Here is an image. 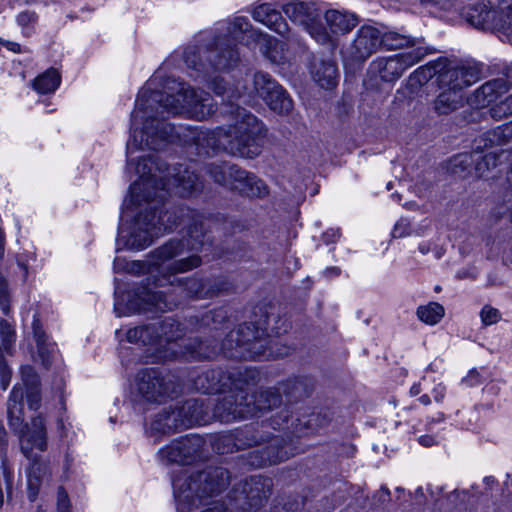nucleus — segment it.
<instances>
[{"label":"nucleus","instance_id":"nucleus-40","mask_svg":"<svg viewBox=\"0 0 512 512\" xmlns=\"http://www.w3.org/2000/svg\"><path fill=\"white\" fill-rule=\"evenodd\" d=\"M123 262H124V260H122L120 258H116L114 260V269L116 271L127 270L129 272H135V273H140V272L144 271L145 265L140 262L133 261L130 263H126L125 265H123Z\"/></svg>","mask_w":512,"mask_h":512},{"label":"nucleus","instance_id":"nucleus-15","mask_svg":"<svg viewBox=\"0 0 512 512\" xmlns=\"http://www.w3.org/2000/svg\"><path fill=\"white\" fill-rule=\"evenodd\" d=\"M441 71L438 75V86L454 91H463L475 84L481 78V71L477 66L464 65L441 57Z\"/></svg>","mask_w":512,"mask_h":512},{"label":"nucleus","instance_id":"nucleus-44","mask_svg":"<svg viewBox=\"0 0 512 512\" xmlns=\"http://www.w3.org/2000/svg\"><path fill=\"white\" fill-rule=\"evenodd\" d=\"M410 222L407 219H400L392 230L393 238H402L410 234Z\"/></svg>","mask_w":512,"mask_h":512},{"label":"nucleus","instance_id":"nucleus-55","mask_svg":"<svg viewBox=\"0 0 512 512\" xmlns=\"http://www.w3.org/2000/svg\"><path fill=\"white\" fill-rule=\"evenodd\" d=\"M300 424H301V423H300V420H299V419H297V420H296V423L292 422V423H291V426H292V427H291V432H292V433H301V432H302V429H301V428H299V425H300Z\"/></svg>","mask_w":512,"mask_h":512},{"label":"nucleus","instance_id":"nucleus-27","mask_svg":"<svg viewBox=\"0 0 512 512\" xmlns=\"http://www.w3.org/2000/svg\"><path fill=\"white\" fill-rule=\"evenodd\" d=\"M252 16L255 21L266 25L279 34H284L287 30L281 14L269 3H263L257 6Z\"/></svg>","mask_w":512,"mask_h":512},{"label":"nucleus","instance_id":"nucleus-26","mask_svg":"<svg viewBox=\"0 0 512 512\" xmlns=\"http://www.w3.org/2000/svg\"><path fill=\"white\" fill-rule=\"evenodd\" d=\"M233 190L251 198H262L268 195L267 185L253 173L243 170V175L236 180Z\"/></svg>","mask_w":512,"mask_h":512},{"label":"nucleus","instance_id":"nucleus-22","mask_svg":"<svg viewBox=\"0 0 512 512\" xmlns=\"http://www.w3.org/2000/svg\"><path fill=\"white\" fill-rule=\"evenodd\" d=\"M205 172L218 184L234 189L236 180L243 175L237 165L228 163H210L205 165Z\"/></svg>","mask_w":512,"mask_h":512},{"label":"nucleus","instance_id":"nucleus-23","mask_svg":"<svg viewBox=\"0 0 512 512\" xmlns=\"http://www.w3.org/2000/svg\"><path fill=\"white\" fill-rule=\"evenodd\" d=\"M324 18L330 32L336 35L349 33L359 22L356 14L336 9L327 10Z\"/></svg>","mask_w":512,"mask_h":512},{"label":"nucleus","instance_id":"nucleus-33","mask_svg":"<svg viewBox=\"0 0 512 512\" xmlns=\"http://www.w3.org/2000/svg\"><path fill=\"white\" fill-rule=\"evenodd\" d=\"M60 79L58 71L51 68L35 78L33 87L41 94L53 93L58 88Z\"/></svg>","mask_w":512,"mask_h":512},{"label":"nucleus","instance_id":"nucleus-34","mask_svg":"<svg viewBox=\"0 0 512 512\" xmlns=\"http://www.w3.org/2000/svg\"><path fill=\"white\" fill-rule=\"evenodd\" d=\"M490 115L495 120H500L512 115V93L492 105Z\"/></svg>","mask_w":512,"mask_h":512},{"label":"nucleus","instance_id":"nucleus-31","mask_svg":"<svg viewBox=\"0 0 512 512\" xmlns=\"http://www.w3.org/2000/svg\"><path fill=\"white\" fill-rule=\"evenodd\" d=\"M416 316L426 325L434 326L445 316V308L438 302H429L417 307Z\"/></svg>","mask_w":512,"mask_h":512},{"label":"nucleus","instance_id":"nucleus-9","mask_svg":"<svg viewBox=\"0 0 512 512\" xmlns=\"http://www.w3.org/2000/svg\"><path fill=\"white\" fill-rule=\"evenodd\" d=\"M264 332L255 329L253 324H241L228 333L221 344L223 353L229 357L240 360H262L270 357L283 356L285 353L268 351V338L263 337Z\"/></svg>","mask_w":512,"mask_h":512},{"label":"nucleus","instance_id":"nucleus-41","mask_svg":"<svg viewBox=\"0 0 512 512\" xmlns=\"http://www.w3.org/2000/svg\"><path fill=\"white\" fill-rule=\"evenodd\" d=\"M0 307L4 314H8L9 306V293L8 284L6 279L0 274Z\"/></svg>","mask_w":512,"mask_h":512},{"label":"nucleus","instance_id":"nucleus-48","mask_svg":"<svg viewBox=\"0 0 512 512\" xmlns=\"http://www.w3.org/2000/svg\"><path fill=\"white\" fill-rule=\"evenodd\" d=\"M200 512H230L228 507L221 501H213Z\"/></svg>","mask_w":512,"mask_h":512},{"label":"nucleus","instance_id":"nucleus-28","mask_svg":"<svg viewBox=\"0 0 512 512\" xmlns=\"http://www.w3.org/2000/svg\"><path fill=\"white\" fill-rule=\"evenodd\" d=\"M184 428L193 425H202L207 419V411L204 409L203 402L198 399L186 401L181 407L177 408Z\"/></svg>","mask_w":512,"mask_h":512},{"label":"nucleus","instance_id":"nucleus-61","mask_svg":"<svg viewBox=\"0 0 512 512\" xmlns=\"http://www.w3.org/2000/svg\"><path fill=\"white\" fill-rule=\"evenodd\" d=\"M327 272L338 275L340 273V270L337 267H332V268L327 269Z\"/></svg>","mask_w":512,"mask_h":512},{"label":"nucleus","instance_id":"nucleus-12","mask_svg":"<svg viewBox=\"0 0 512 512\" xmlns=\"http://www.w3.org/2000/svg\"><path fill=\"white\" fill-rule=\"evenodd\" d=\"M409 43L408 35L397 31L381 33L371 25L361 26L346 51V56L352 61L363 62L380 47L386 50H397Z\"/></svg>","mask_w":512,"mask_h":512},{"label":"nucleus","instance_id":"nucleus-46","mask_svg":"<svg viewBox=\"0 0 512 512\" xmlns=\"http://www.w3.org/2000/svg\"><path fill=\"white\" fill-rule=\"evenodd\" d=\"M70 511V501L66 491L59 487L57 494V512H69Z\"/></svg>","mask_w":512,"mask_h":512},{"label":"nucleus","instance_id":"nucleus-6","mask_svg":"<svg viewBox=\"0 0 512 512\" xmlns=\"http://www.w3.org/2000/svg\"><path fill=\"white\" fill-rule=\"evenodd\" d=\"M127 340L131 343L150 347L159 359H174L185 354L195 358H209L214 352H208L203 342L183 339L184 329L173 318L135 327L128 330Z\"/></svg>","mask_w":512,"mask_h":512},{"label":"nucleus","instance_id":"nucleus-63","mask_svg":"<svg viewBox=\"0 0 512 512\" xmlns=\"http://www.w3.org/2000/svg\"><path fill=\"white\" fill-rule=\"evenodd\" d=\"M436 258H440L442 256V251L440 249H437L435 252Z\"/></svg>","mask_w":512,"mask_h":512},{"label":"nucleus","instance_id":"nucleus-14","mask_svg":"<svg viewBox=\"0 0 512 512\" xmlns=\"http://www.w3.org/2000/svg\"><path fill=\"white\" fill-rule=\"evenodd\" d=\"M136 391L141 400L146 403L161 404L173 398L176 393L172 383L155 369H145L136 376Z\"/></svg>","mask_w":512,"mask_h":512},{"label":"nucleus","instance_id":"nucleus-25","mask_svg":"<svg viewBox=\"0 0 512 512\" xmlns=\"http://www.w3.org/2000/svg\"><path fill=\"white\" fill-rule=\"evenodd\" d=\"M180 428H184V426L177 408H175L158 413L150 424L149 433L153 436L164 435Z\"/></svg>","mask_w":512,"mask_h":512},{"label":"nucleus","instance_id":"nucleus-54","mask_svg":"<svg viewBox=\"0 0 512 512\" xmlns=\"http://www.w3.org/2000/svg\"><path fill=\"white\" fill-rule=\"evenodd\" d=\"M114 310L117 316L125 315V312L121 308V302L118 298H116L115 304H114Z\"/></svg>","mask_w":512,"mask_h":512},{"label":"nucleus","instance_id":"nucleus-17","mask_svg":"<svg viewBox=\"0 0 512 512\" xmlns=\"http://www.w3.org/2000/svg\"><path fill=\"white\" fill-rule=\"evenodd\" d=\"M205 442L199 435H187L159 450V456L168 463L188 465L200 457Z\"/></svg>","mask_w":512,"mask_h":512},{"label":"nucleus","instance_id":"nucleus-45","mask_svg":"<svg viewBox=\"0 0 512 512\" xmlns=\"http://www.w3.org/2000/svg\"><path fill=\"white\" fill-rule=\"evenodd\" d=\"M26 400L31 409L36 410L40 406V392L38 386L30 387L26 391Z\"/></svg>","mask_w":512,"mask_h":512},{"label":"nucleus","instance_id":"nucleus-38","mask_svg":"<svg viewBox=\"0 0 512 512\" xmlns=\"http://www.w3.org/2000/svg\"><path fill=\"white\" fill-rule=\"evenodd\" d=\"M0 337L4 349L9 351L10 347L14 343L15 334L11 325L5 320L0 321Z\"/></svg>","mask_w":512,"mask_h":512},{"label":"nucleus","instance_id":"nucleus-29","mask_svg":"<svg viewBox=\"0 0 512 512\" xmlns=\"http://www.w3.org/2000/svg\"><path fill=\"white\" fill-rule=\"evenodd\" d=\"M441 65L440 57L437 60L430 61L427 64L418 67L408 77L407 87L414 92L428 83V81L434 76H436V80L438 81V75L442 69Z\"/></svg>","mask_w":512,"mask_h":512},{"label":"nucleus","instance_id":"nucleus-7","mask_svg":"<svg viewBox=\"0 0 512 512\" xmlns=\"http://www.w3.org/2000/svg\"><path fill=\"white\" fill-rule=\"evenodd\" d=\"M229 483L230 474L222 467H211L193 474L181 473L173 480L178 512H191L206 504L208 498L220 494Z\"/></svg>","mask_w":512,"mask_h":512},{"label":"nucleus","instance_id":"nucleus-43","mask_svg":"<svg viewBox=\"0 0 512 512\" xmlns=\"http://www.w3.org/2000/svg\"><path fill=\"white\" fill-rule=\"evenodd\" d=\"M56 351V346L53 343L45 342V352L42 355L40 350L38 349L39 357L41 358L43 366L48 369L51 364Z\"/></svg>","mask_w":512,"mask_h":512},{"label":"nucleus","instance_id":"nucleus-16","mask_svg":"<svg viewBox=\"0 0 512 512\" xmlns=\"http://www.w3.org/2000/svg\"><path fill=\"white\" fill-rule=\"evenodd\" d=\"M476 145L475 143V151L472 154H459L453 158V172L457 173L458 168L461 171H465L472 163H475L476 175L483 178L489 177L490 172L497 168L500 164V157L503 154V150L496 147L477 149Z\"/></svg>","mask_w":512,"mask_h":512},{"label":"nucleus","instance_id":"nucleus-3","mask_svg":"<svg viewBox=\"0 0 512 512\" xmlns=\"http://www.w3.org/2000/svg\"><path fill=\"white\" fill-rule=\"evenodd\" d=\"M209 85L216 95L222 97L230 110L233 123L227 128L219 127L212 131H200L197 142H206V145L215 149H222L227 153L253 159L261 153V140L264 134V125L256 116L241 108L235 101L243 104H252L255 96L264 101L279 85L268 73L257 72L249 82L248 79L231 84L223 77H213Z\"/></svg>","mask_w":512,"mask_h":512},{"label":"nucleus","instance_id":"nucleus-13","mask_svg":"<svg viewBox=\"0 0 512 512\" xmlns=\"http://www.w3.org/2000/svg\"><path fill=\"white\" fill-rule=\"evenodd\" d=\"M285 15L303 25L310 36L320 44L332 43V36L321 24L323 10L315 2L290 0L282 6Z\"/></svg>","mask_w":512,"mask_h":512},{"label":"nucleus","instance_id":"nucleus-59","mask_svg":"<svg viewBox=\"0 0 512 512\" xmlns=\"http://www.w3.org/2000/svg\"><path fill=\"white\" fill-rule=\"evenodd\" d=\"M3 254H4V237L0 233V258L3 257Z\"/></svg>","mask_w":512,"mask_h":512},{"label":"nucleus","instance_id":"nucleus-19","mask_svg":"<svg viewBox=\"0 0 512 512\" xmlns=\"http://www.w3.org/2000/svg\"><path fill=\"white\" fill-rule=\"evenodd\" d=\"M235 373L231 370L224 371L222 369H211L199 376L194 381L195 388L207 394L225 393L233 394L232 378Z\"/></svg>","mask_w":512,"mask_h":512},{"label":"nucleus","instance_id":"nucleus-58","mask_svg":"<svg viewBox=\"0 0 512 512\" xmlns=\"http://www.w3.org/2000/svg\"><path fill=\"white\" fill-rule=\"evenodd\" d=\"M476 374H477V372L475 370L470 371V373H469L468 377L465 379V381L469 382L470 385H474L476 382H474L472 380V377H474V375H476Z\"/></svg>","mask_w":512,"mask_h":512},{"label":"nucleus","instance_id":"nucleus-32","mask_svg":"<svg viewBox=\"0 0 512 512\" xmlns=\"http://www.w3.org/2000/svg\"><path fill=\"white\" fill-rule=\"evenodd\" d=\"M271 110L278 114H288L293 108V101L280 85L265 100Z\"/></svg>","mask_w":512,"mask_h":512},{"label":"nucleus","instance_id":"nucleus-60","mask_svg":"<svg viewBox=\"0 0 512 512\" xmlns=\"http://www.w3.org/2000/svg\"><path fill=\"white\" fill-rule=\"evenodd\" d=\"M442 420H443V414L442 413H438L437 417L431 418V420L429 421V424L430 423L441 422Z\"/></svg>","mask_w":512,"mask_h":512},{"label":"nucleus","instance_id":"nucleus-10","mask_svg":"<svg viewBox=\"0 0 512 512\" xmlns=\"http://www.w3.org/2000/svg\"><path fill=\"white\" fill-rule=\"evenodd\" d=\"M20 447L27 459L32 461L28 471V498L35 501L45 474V466L39 462L38 454L34 451L44 452L47 449V432L45 420L41 415L34 417L30 424H25L19 432Z\"/></svg>","mask_w":512,"mask_h":512},{"label":"nucleus","instance_id":"nucleus-18","mask_svg":"<svg viewBox=\"0 0 512 512\" xmlns=\"http://www.w3.org/2000/svg\"><path fill=\"white\" fill-rule=\"evenodd\" d=\"M512 86V70L505 77L489 80L477 88L467 99L470 106L483 108L496 103Z\"/></svg>","mask_w":512,"mask_h":512},{"label":"nucleus","instance_id":"nucleus-21","mask_svg":"<svg viewBox=\"0 0 512 512\" xmlns=\"http://www.w3.org/2000/svg\"><path fill=\"white\" fill-rule=\"evenodd\" d=\"M476 148H493L507 146L512 149V121L489 130L476 139Z\"/></svg>","mask_w":512,"mask_h":512},{"label":"nucleus","instance_id":"nucleus-4","mask_svg":"<svg viewBox=\"0 0 512 512\" xmlns=\"http://www.w3.org/2000/svg\"><path fill=\"white\" fill-rule=\"evenodd\" d=\"M231 38L246 46L258 47L272 63L286 60L285 44L252 28L246 17H235L227 27L226 35H218L201 46H189L184 52L188 68L211 78L215 72H227L236 67L240 54Z\"/></svg>","mask_w":512,"mask_h":512},{"label":"nucleus","instance_id":"nucleus-30","mask_svg":"<svg viewBox=\"0 0 512 512\" xmlns=\"http://www.w3.org/2000/svg\"><path fill=\"white\" fill-rule=\"evenodd\" d=\"M440 94L434 100V109L440 115H447L462 107L464 102L463 93L446 87H439Z\"/></svg>","mask_w":512,"mask_h":512},{"label":"nucleus","instance_id":"nucleus-52","mask_svg":"<svg viewBox=\"0 0 512 512\" xmlns=\"http://www.w3.org/2000/svg\"><path fill=\"white\" fill-rule=\"evenodd\" d=\"M419 251H420V253H422L424 255L429 253L430 251H432L431 243L428 242V241L420 243L419 244Z\"/></svg>","mask_w":512,"mask_h":512},{"label":"nucleus","instance_id":"nucleus-2","mask_svg":"<svg viewBox=\"0 0 512 512\" xmlns=\"http://www.w3.org/2000/svg\"><path fill=\"white\" fill-rule=\"evenodd\" d=\"M156 78L140 91L131 113V138L127 154L136 150H160L173 138L174 128L158 115L163 111L203 120L215 112L210 94L196 91L183 82L168 78L164 91L152 90Z\"/></svg>","mask_w":512,"mask_h":512},{"label":"nucleus","instance_id":"nucleus-5","mask_svg":"<svg viewBox=\"0 0 512 512\" xmlns=\"http://www.w3.org/2000/svg\"><path fill=\"white\" fill-rule=\"evenodd\" d=\"M235 373L232 378L233 394L224 396L214 408V415L221 422H231L248 417H260L266 410L277 408L282 403L281 392L290 397L301 383L290 379L280 383L278 387L261 391L248 401L245 386L255 385L260 380V373L251 367H236L231 369Z\"/></svg>","mask_w":512,"mask_h":512},{"label":"nucleus","instance_id":"nucleus-24","mask_svg":"<svg viewBox=\"0 0 512 512\" xmlns=\"http://www.w3.org/2000/svg\"><path fill=\"white\" fill-rule=\"evenodd\" d=\"M311 76L324 89H332L337 85V68L330 60L315 59L311 66Z\"/></svg>","mask_w":512,"mask_h":512},{"label":"nucleus","instance_id":"nucleus-1","mask_svg":"<svg viewBox=\"0 0 512 512\" xmlns=\"http://www.w3.org/2000/svg\"><path fill=\"white\" fill-rule=\"evenodd\" d=\"M139 180L130 186L129 199L125 200L126 208L122 217L128 216L129 205L141 206L147 204L145 212H140L134 219L129 230L119 228L118 243L131 250H142L151 245L161 232L171 231L178 225L187 229V237L181 240H170L151 253L150 276L147 283L138 287L133 297L129 299L127 310L133 313L165 312L174 309L178 304L167 300L162 291L154 288L173 286L188 298H204L210 296L205 289V283L198 277L178 278L176 274L186 273L202 263L196 254L204 245L205 232L201 217L190 209H178L176 212H159L160 204L166 195L173 191L180 196H187L202 187L201 180L188 165L179 164L166 167L154 156L139 157L135 164Z\"/></svg>","mask_w":512,"mask_h":512},{"label":"nucleus","instance_id":"nucleus-56","mask_svg":"<svg viewBox=\"0 0 512 512\" xmlns=\"http://www.w3.org/2000/svg\"><path fill=\"white\" fill-rule=\"evenodd\" d=\"M418 400L423 405H429L431 403V399L428 394L422 395Z\"/></svg>","mask_w":512,"mask_h":512},{"label":"nucleus","instance_id":"nucleus-51","mask_svg":"<svg viewBox=\"0 0 512 512\" xmlns=\"http://www.w3.org/2000/svg\"><path fill=\"white\" fill-rule=\"evenodd\" d=\"M0 43L3 44L8 50L12 51V52H15V53H18L21 51L20 49V45L16 42H12V41H1L0 40Z\"/></svg>","mask_w":512,"mask_h":512},{"label":"nucleus","instance_id":"nucleus-8","mask_svg":"<svg viewBox=\"0 0 512 512\" xmlns=\"http://www.w3.org/2000/svg\"><path fill=\"white\" fill-rule=\"evenodd\" d=\"M461 16L471 26L497 32L512 44V0L468 4L462 8Z\"/></svg>","mask_w":512,"mask_h":512},{"label":"nucleus","instance_id":"nucleus-35","mask_svg":"<svg viewBox=\"0 0 512 512\" xmlns=\"http://www.w3.org/2000/svg\"><path fill=\"white\" fill-rule=\"evenodd\" d=\"M290 416L291 412L285 406L270 416L269 425L275 430L290 429V426L288 424Z\"/></svg>","mask_w":512,"mask_h":512},{"label":"nucleus","instance_id":"nucleus-11","mask_svg":"<svg viewBox=\"0 0 512 512\" xmlns=\"http://www.w3.org/2000/svg\"><path fill=\"white\" fill-rule=\"evenodd\" d=\"M408 39L409 43L399 49L406 50L405 52L378 57L370 63V70L382 81L395 82L406 70L421 62L426 56L435 53V49L429 46L424 38L408 35Z\"/></svg>","mask_w":512,"mask_h":512},{"label":"nucleus","instance_id":"nucleus-42","mask_svg":"<svg viewBox=\"0 0 512 512\" xmlns=\"http://www.w3.org/2000/svg\"><path fill=\"white\" fill-rule=\"evenodd\" d=\"M23 381L28 388L38 386L39 377L35 373L34 369L30 366L23 367L21 370Z\"/></svg>","mask_w":512,"mask_h":512},{"label":"nucleus","instance_id":"nucleus-39","mask_svg":"<svg viewBox=\"0 0 512 512\" xmlns=\"http://www.w3.org/2000/svg\"><path fill=\"white\" fill-rule=\"evenodd\" d=\"M33 336L37 344V348L43 355L45 352V342H47L46 334L42 328V324L38 318H34L32 322Z\"/></svg>","mask_w":512,"mask_h":512},{"label":"nucleus","instance_id":"nucleus-50","mask_svg":"<svg viewBox=\"0 0 512 512\" xmlns=\"http://www.w3.org/2000/svg\"><path fill=\"white\" fill-rule=\"evenodd\" d=\"M418 442L424 447H431L437 443L436 439L430 435L420 436Z\"/></svg>","mask_w":512,"mask_h":512},{"label":"nucleus","instance_id":"nucleus-20","mask_svg":"<svg viewBox=\"0 0 512 512\" xmlns=\"http://www.w3.org/2000/svg\"><path fill=\"white\" fill-rule=\"evenodd\" d=\"M271 483L269 479L262 477H252L249 481H245L241 493L248 509H257L263 505V502L270 496Z\"/></svg>","mask_w":512,"mask_h":512},{"label":"nucleus","instance_id":"nucleus-53","mask_svg":"<svg viewBox=\"0 0 512 512\" xmlns=\"http://www.w3.org/2000/svg\"><path fill=\"white\" fill-rule=\"evenodd\" d=\"M0 374H1V378H2L3 389L5 390L7 387V381H6L7 372H6V367L2 363H0Z\"/></svg>","mask_w":512,"mask_h":512},{"label":"nucleus","instance_id":"nucleus-64","mask_svg":"<svg viewBox=\"0 0 512 512\" xmlns=\"http://www.w3.org/2000/svg\"><path fill=\"white\" fill-rule=\"evenodd\" d=\"M331 234H332V237L335 238V237H339V231H331Z\"/></svg>","mask_w":512,"mask_h":512},{"label":"nucleus","instance_id":"nucleus-37","mask_svg":"<svg viewBox=\"0 0 512 512\" xmlns=\"http://www.w3.org/2000/svg\"><path fill=\"white\" fill-rule=\"evenodd\" d=\"M480 318L483 325L490 326L501 319V314L498 309L485 305L480 311Z\"/></svg>","mask_w":512,"mask_h":512},{"label":"nucleus","instance_id":"nucleus-62","mask_svg":"<svg viewBox=\"0 0 512 512\" xmlns=\"http://www.w3.org/2000/svg\"><path fill=\"white\" fill-rule=\"evenodd\" d=\"M4 476H5L6 482H7L8 494H10V481H9V478H8V475L6 472H4Z\"/></svg>","mask_w":512,"mask_h":512},{"label":"nucleus","instance_id":"nucleus-49","mask_svg":"<svg viewBox=\"0 0 512 512\" xmlns=\"http://www.w3.org/2000/svg\"><path fill=\"white\" fill-rule=\"evenodd\" d=\"M446 394V387L442 383H438L433 389H432V395L434 397L435 402L440 403L443 401Z\"/></svg>","mask_w":512,"mask_h":512},{"label":"nucleus","instance_id":"nucleus-36","mask_svg":"<svg viewBox=\"0 0 512 512\" xmlns=\"http://www.w3.org/2000/svg\"><path fill=\"white\" fill-rule=\"evenodd\" d=\"M22 393L13 390L8 399V415L11 420V425L15 426L16 423L20 422V416L17 413L21 412V405L19 404V400L22 399Z\"/></svg>","mask_w":512,"mask_h":512},{"label":"nucleus","instance_id":"nucleus-57","mask_svg":"<svg viewBox=\"0 0 512 512\" xmlns=\"http://www.w3.org/2000/svg\"><path fill=\"white\" fill-rule=\"evenodd\" d=\"M420 392H421L420 384H414L410 389V394L412 396H416V395L420 394Z\"/></svg>","mask_w":512,"mask_h":512},{"label":"nucleus","instance_id":"nucleus-47","mask_svg":"<svg viewBox=\"0 0 512 512\" xmlns=\"http://www.w3.org/2000/svg\"><path fill=\"white\" fill-rule=\"evenodd\" d=\"M36 20V14L31 11H24L17 16V22L19 25L25 27L33 23Z\"/></svg>","mask_w":512,"mask_h":512}]
</instances>
